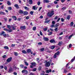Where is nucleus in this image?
Instances as JSON below:
<instances>
[{
    "instance_id": "3",
    "label": "nucleus",
    "mask_w": 75,
    "mask_h": 75,
    "mask_svg": "<svg viewBox=\"0 0 75 75\" xmlns=\"http://www.w3.org/2000/svg\"><path fill=\"white\" fill-rule=\"evenodd\" d=\"M14 71V70L13 69V68L11 67H10L8 71V72L9 73H11V72H13Z\"/></svg>"
},
{
    "instance_id": "10",
    "label": "nucleus",
    "mask_w": 75,
    "mask_h": 75,
    "mask_svg": "<svg viewBox=\"0 0 75 75\" xmlns=\"http://www.w3.org/2000/svg\"><path fill=\"white\" fill-rule=\"evenodd\" d=\"M12 18L15 21L17 20V17L16 16H12Z\"/></svg>"
},
{
    "instance_id": "43",
    "label": "nucleus",
    "mask_w": 75,
    "mask_h": 75,
    "mask_svg": "<svg viewBox=\"0 0 75 75\" xmlns=\"http://www.w3.org/2000/svg\"><path fill=\"white\" fill-rule=\"evenodd\" d=\"M5 33V32H2L1 34H0V35H3Z\"/></svg>"
},
{
    "instance_id": "28",
    "label": "nucleus",
    "mask_w": 75,
    "mask_h": 75,
    "mask_svg": "<svg viewBox=\"0 0 75 75\" xmlns=\"http://www.w3.org/2000/svg\"><path fill=\"white\" fill-rule=\"evenodd\" d=\"M31 64L32 65H33V66H35V65H36V63H35V62L31 63Z\"/></svg>"
},
{
    "instance_id": "38",
    "label": "nucleus",
    "mask_w": 75,
    "mask_h": 75,
    "mask_svg": "<svg viewBox=\"0 0 75 75\" xmlns=\"http://www.w3.org/2000/svg\"><path fill=\"white\" fill-rule=\"evenodd\" d=\"M59 52H60L59 51L57 52L55 54H56L57 55H58L59 54Z\"/></svg>"
},
{
    "instance_id": "2",
    "label": "nucleus",
    "mask_w": 75,
    "mask_h": 75,
    "mask_svg": "<svg viewBox=\"0 0 75 75\" xmlns=\"http://www.w3.org/2000/svg\"><path fill=\"white\" fill-rule=\"evenodd\" d=\"M51 62H52V60H50V61L46 63L45 64V66L46 67H49L51 65Z\"/></svg>"
},
{
    "instance_id": "1",
    "label": "nucleus",
    "mask_w": 75,
    "mask_h": 75,
    "mask_svg": "<svg viewBox=\"0 0 75 75\" xmlns=\"http://www.w3.org/2000/svg\"><path fill=\"white\" fill-rule=\"evenodd\" d=\"M54 14V11H51L47 13V16L49 17H51Z\"/></svg>"
},
{
    "instance_id": "14",
    "label": "nucleus",
    "mask_w": 75,
    "mask_h": 75,
    "mask_svg": "<svg viewBox=\"0 0 75 75\" xmlns=\"http://www.w3.org/2000/svg\"><path fill=\"white\" fill-rule=\"evenodd\" d=\"M23 14L24 15H27V14H28V12H27V11H24Z\"/></svg>"
},
{
    "instance_id": "48",
    "label": "nucleus",
    "mask_w": 75,
    "mask_h": 75,
    "mask_svg": "<svg viewBox=\"0 0 75 75\" xmlns=\"http://www.w3.org/2000/svg\"><path fill=\"white\" fill-rule=\"evenodd\" d=\"M61 21L62 22H64V19L63 18H61Z\"/></svg>"
},
{
    "instance_id": "34",
    "label": "nucleus",
    "mask_w": 75,
    "mask_h": 75,
    "mask_svg": "<svg viewBox=\"0 0 75 75\" xmlns=\"http://www.w3.org/2000/svg\"><path fill=\"white\" fill-rule=\"evenodd\" d=\"M7 28H9V29H10L11 28V26L10 25H7Z\"/></svg>"
},
{
    "instance_id": "16",
    "label": "nucleus",
    "mask_w": 75,
    "mask_h": 75,
    "mask_svg": "<svg viewBox=\"0 0 75 75\" xmlns=\"http://www.w3.org/2000/svg\"><path fill=\"white\" fill-rule=\"evenodd\" d=\"M8 10H9V11H11V10H12V8L10 6L8 7Z\"/></svg>"
},
{
    "instance_id": "36",
    "label": "nucleus",
    "mask_w": 75,
    "mask_h": 75,
    "mask_svg": "<svg viewBox=\"0 0 75 75\" xmlns=\"http://www.w3.org/2000/svg\"><path fill=\"white\" fill-rule=\"evenodd\" d=\"M4 68V66H0V69H3Z\"/></svg>"
},
{
    "instance_id": "12",
    "label": "nucleus",
    "mask_w": 75,
    "mask_h": 75,
    "mask_svg": "<svg viewBox=\"0 0 75 75\" xmlns=\"http://www.w3.org/2000/svg\"><path fill=\"white\" fill-rule=\"evenodd\" d=\"M11 27L13 30H16V26H13V25H12Z\"/></svg>"
},
{
    "instance_id": "20",
    "label": "nucleus",
    "mask_w": 75,
    "mask_h": 75,
    "mask_svg": "<svg viewBox=\"0 0 75 75\" xmlns=\"http://www.w3.org/2000/svg\"><path fill=\"white\" fill-rule=\"evenodd\" d=\"M27 51L28 53H30V52H31V50L30 49H28L27 50Z\"/></svg>"
},
{
    "instance_id": "55",
    "label": "nucleus",
    "mask_w": 75,
    "mask_h": 75,
    "mask_svg": "<svg viewBox=\"0 0 75 75\" xmlns=\"http://www.w3.org/2000/svg\"><path fill=\"white\" fill-rule=\"evenodd\" d=\"M4 20L5 21H7V18H4Z\"/></svg>"
},
{
    "instance_id": "37",
    "label": "nucleus",
    "mask_w": 75,
    "mask_h": 75,
    "mask_svg": "<svg viewBox=\"0 0 75 75\" xmlns=\"http://www.w3.org/2000/svg\"><path fill=\"white\" fill-rule=\"evenodd\" d=\"M49 21H50V20H49L47 21H45V23H48V22Z\"/></svg>"
},
{
    "instance_id": "35",
    "label": "nucleus",
    "mask_w": 75,
    "mask_h": 75,
    "mask_svg": "<svg viewBox=\"0 0 75 75\" xmlns=\"http://www.w3.org/2000/svg\"><path fill=\"white\" fill-rule=\"evenodd\" d=\"M70 24V26L71 27H72L73 26V25H74V23L73 22H71Z\"/></svg>"
},
{
    "instance_id": "47",
    "label": "nucleus",
    "mask_w": 75,
    "mask_h": 75,
    "mask_svg": "<svg viewBox=\"0 0 75 75\" xmlns=\"http://www.w3.org/2000/svg\"><path fill=\"white\" fill-rule=\"evenodd\" d=\"M13 69H14V70H16L17 69V67L16 66L13 67Z\"/></svg>"
},
{
    "instance_id": "19",
    "label": "nucleus",
    "mask_w": 75,
    "mask_h": 75,
    "mask_svg": "<svg viewBox=\"0 0 75 75\" xmlns=\"http://www.w3.org/2000/svg\"><path fill=\"white\" fill-rule=\"evenodd\" d=\"M24 12H23V11L22 10H20L19 11V13L20 14H23V13Z\"/></svg>"
},
{
    "instance_id": "63",
    "label": "nucleus",
    "mask_w": 75,
    "mask_h": 75,
    "mask_svg": "<svg viewBox=\"0 0 75 75\" xmlns=\"http://www.w3.org/2000/svg\"><path fill=\"white\" fill-rule=\"evenodd\" d=\"M38 45H42V43L41 42H39L38 43Z\"/></svg>"
},
{
    "instance_id": "41",
    "label": "nucleus",
    "mask_w": 75,
    "mask_h": 75,
    "mask_svg": "<svg viewBox=\"0 0 75 75\" xmlns=\"http://www.w3.org/2000/svg\"><path fill=\"white\" fill-rule=\"evenodd\" d=\"M33 31H35L36 30V27H33Z\"/></svg>"
},
{
    "instance_id": "57",
    "label": "nucleus",
    "mask_w": 75,
    "mask_h": 75,
    "mask_svg": "<svg viewBox=\"0 0 75 75\" xmlns=\"http://www.w3.org/2000/svg\"><path fill=\"white\" fill-rule=\"evenodd\" d=\"M1 8L2 9H3L4 8V5H2L1 6Z\"/></svg>"
},
{
    "instance_id": "40",
    "label": "nucleus",
    "mask_w": 75,
    "mask_h": 75,
    "mask_svg": "<svg viewBox=\"0 0 75 75\" xmlns=\"http://www.w3.org/2000/svg\"><path fill=\"white\" fill-rule=\"evenodd\" d=\"M25 64L26 66H28V64L27 62H25Z\"/></svg>"
},
{
    "instance_id": "56",
    "label": "nucleus",
    "mask_w": 75,
    "mask_h": 75,
    "mask_svg": "<svg viewBox=\"0 0 75 75\" xmlns=\"http://www.w3.org/2000/svg\"><path fill=\"white\" fill-rule=\"evenodd\" d=\"M15 45H16L14 44H12V45H11V47H15Z\"/></svg>"
},
{
    "instance_id": "11",
    "label": "nucleus",
    "mask_w": 75,
    "mask_h": 75,
    "mask_svg": "<svg viewBox=\"0 0 75 75\" xmlns=\"http://www.w3.org/2000/svg\"><path fill=\"white\" fill-rule=\"evenodd\" d=\"M60 25V24H59V23H57L54 26V27L56 28L57 27H59V26Z\"/></svg>"
},
{
    "instance_id": "52",
    "label": "nucleus",
    "mask_w": 75,
    "mask_h": 75,
    "mask_svg": "<svg viewBox=\"0 0 75 75\" xmlns=\"http://www.w3.org/2000/svg\"><path fill=\"white\" fill-rule=\"evenodd\" d=\"M54 26H55V25H54V24H52L50 26L51 27V28H53V27H54Z\"/></svg>"
},
{
    "instance_id": "39",
    "label": "nucleus",
    "mask_w": 75,
    "mask_h": 75,
    "mask_svg": "<svg viewBox=\"0 0 75 75\" xmlns=\"http://www.w3.org/2000/svg\"><path fill=\"white\" fill-rule=\"evenodd\" d=\"M14 54L15 56H17V55H18V54L17 53V52H14Z\"/></svg>"
},
{
    "instance_id": "4",
    "label": "nucleus",
    "mask_w": 75,
    "mask_h": 75,
    "mask_svg": "<svg viewBox=\"0 0 75 75\" xmlns=\"http://www.w3.org/2000/svg\"><path fill=\"white\" fill-rule=\"evenodd\" d=\"M3 30L4 31H8V33H11V32L13 31V30L11 29L8 30V29L7 28H4Z\"/></svg>"
},
{
    "instance_id": "15",
    "label": "nucleus",
    "mask_w": 75,
    "mask_h": 75,
    "mask_svg": "<svg viewBox=\"0 0 75 75\" xmlns=\"http://www.w3.org/2000/svg\"><path fill=\"white\" fill-rule=\"evenodd\" d=\"M1 14H2V15H6V14L3 12L1 11L0 12V15Z\"/></svg>"
},
{
    "instance_id": "51",
    "label": "nucleus",
    "mask_w": 75,
    "mask_h": 75,
    "mask_svg": "<svg viewBox=\"0 0 75 75\" xmlns=\"http://www.w3.org/2000/svg\"><path fill=\"white\" fill-rule=\"evenodd\" d=\"M36 70H37V69L35 68L33 69V72H34L35 71H36Z\"/></svg>"
},
{
    "instance_id": "21",
    "label": "nucleus",
    "mask_w": 75,
    "mask_h": 75,
    "mask_svg": "<svg viewBox=\"0 0 75 75\" xmlns=\"http://www.w3.org/2000/svg\"><path fill=\"white\" fill-rule=\"evenodd\" d=\"M4 48L5 50H8V47L7 46H4Z\"/></svg>"
},
{
    "instance_id": "62",
    "label": "nucleus",
    "mask_w": 75,
    "mask_h": 75,
    "mask_svg": "<svg viewBox=\"0 0 75 75\" xmlns=\"http://www.w3.org/2000/svg\"><path fill=\"white\" fill-rule=\"evenodd\" d=\"M49 72H51V69H50L49 70H47Z\"/></svg>"
},
{
    "instance_id": "64",
    "label": "nucleus",
    "mask_w": 75,
    "mask_h": 75,
    "mask_svg": "<svg viewBox=\"0 0 75 75\" xmlns=\"http://www.w3.org/2000/svg\"><path fill=\"white\" fill-rule=\"evenodd\" d=\"M29 75H34V73H31Z\"/></svg>"
},
{
    "instance_id": "29",
    "label": "nucleus",
    "mask_w": 75,
    "mask_h": 75,
    "mask_svg": "<svg viewBox=\"0 0 75 75\" xmlns=\"http://www.w3.org/2000/svg\"><path fill=\"white\" fill-rule=\"evenodd\" d=\"M52 32H49V33L48 34V35H51L52 34Z\"/></svg>"
},
{
    "instance_id": "32",
    "label": "nucleus",
    "mask_w": 75,
    "mask_h": 75,
    "mask_svg": "<svg viewBox=\"0 0 75 75\" xmlns=\"http://www.w3.org/2000/svg\"><path fill=\"white\" fill-rule=\"evenodd\" d=\"M41 69V66H39L38 69V70L39 71H40Z\"/></svg>"
},
{
    "instance_id": "5",
    "label": "nucleus",
    "mask_w": 75,
    "mask_h": 75,
    "mask_svg": "<svg viewBox=\"0 0 75 75\" xmlns=\"http://www.w3.org/2000/svg\"><path fill=\"white\" fill-rule=\"evenodd\" d=\"M12 60V58L11 57H10L8 59L6 60V62H10Z\"/></svg>"
},
{
    "instance_id": "24",
    "label": "nucleus",
    "mask_w": 75,
    "mask_h": 75,
    "mask_svg": "<svg viewBox=\"0 0 75 75\" xmlns=\"http://www.w3.org/2000/svg\"><path fill=\"white\" fill-rule=\"evenodd\" d=\"M7 4L8 6H10L11 5V3L8 1H7Z\"/></svg>"
},
{
    "instance_id": "8",
    "label": "nucleus",
    "mask_w": 75,
    "mask_h": 75,
    "mask_svg": "<svg viewBox=\"0 0 75 75\" xmlns=\"http://www.w3.org/2000/svg\"><path fill=\"white\" fill-rule=\"evenodd\" d=\"M43 40L45 41H48L49 40V39L47 38L44 37L43 38Z\"/></svg>"
},
{
    "instance_id": "26",
    "label": "nucleus",
    "mask_w": 75,
    "mask_h": 75,
    "mask_svg": "<svg viewBox=\"0 0 75 75\" xmlns=\"http://www.w3.org/2000/svg\"><path fill=\"white\" fill-rule=\"evenodd\" d=\"M22 52L23 53V54H27V52L25 50H22Z\"/></svg>"
},
{
    "instance_id": "53",
    "label": "nucleus",
    "mask_w": 75,
    "mask_h": 75,
    "mask_svg": "<svg viewBox=\"0 0 75 75\" xmlns=\"http://www.w3.org/2000/svg\"><path fill=\"white\" fill-rule=\"evenodd\" d=\"M57 30H58V27L56 28H55L54 29V30H55V31H58Z\"/></svg>"
},
{
    "instance_id": "54",
    "label": "nucleus",
    "mask_w": 75,
    "mask_h": 75,
    "mask_svg": "<svg viewBox=\"0 0 75 75\" xmlns=\"http://www.w3.org/2000/svg\"><path fill=\"white\" fill-rule=\"evenodd\" d=\"M33 13H34V12L33 11H31L30 12V14H31V15H32L33 14Z\"/></svg>"
},
{
    "instance_id": "23",
    "label": "nucleus",
    "mask_w": 75,
    "mask_h": 75,
    "mask_svg": "<svg viewBox=\"0 0 75 75\" xmlns=\"http://www.w3.org/2000/svg\"><path fill=\"white\" fill-rule=\"evenodd\" d=\"M29 3L30 4H33V1L32 0H29Z\"/></svg>"
},
{
    "instance_id": "59",
    "label": "nucleus",
    "mask_w": 75,
    "mask_h": 75,
    "mask_svg": "<svg viewBox=\"0 0 75 75\" xmlns=\"http://www.w3.org/2000/svg\"><path fill=\"white\" fill-rule=\"evenodd\" d=\"M71 47H72V44H70L69 45V48H71Z\"/></svg>"
},
{
    "instance_id": "44",
    "label": "nucleus",
    "mask_w": 75,
    "mask_h": 75,
    "mask_svg": "<svg viewBox=\"0 0 75 75\" xmlns=\"http://www.w3.org/2000/svg\"><path fill=\"white\" fill-rule=\"evenodd\" d=\"M7 57V56H6V55H3L2 57L3 58H6V57Z\"/></svg>"
},
{
    "instance_id": "33",
    "label": "nucleus",
    "mask_w": 75,
    "mask_h": 75,
    "mask_svg": "<svg viewBox=\"0 0 75 75\" xmlns=\"http://www.w3.org/2000/svg\"><path fill=\"white\" fill-rule=\"evenodd\" d=\"M30 18V16H27L25 17V19L26 20H28Z\"/></svg>"
},
{
    "instance_id": "17",
    "label": "nucleus",
    "mask_w": 75,
    "mask_h": 75,
    "mask_svg": "<svg viewBox=\"0 0 75 75\" xmlns=\"http://www.w3.org/2000/svg\"><path fill=\"white\" fill-rule=\"evenodd\" d=\"M14 7H16V8H19V6L17 4H16L14 5Z\"/></svg>"
},
{
    "instance_id": "31",
    "label": "nucleus",
    "mask_w": 75,
    "mask_h": 75,
    "mask_svg": "<svg viewBox=\"0 0 75 75\" xmlns=\"http://www.w3.org/2000/svg\"><path fill=\"white\" fill-rule=\"evenodd\" d=\"M67 19L68 20H69L70 19V16L69 15L67 16Z\"/></svg>"
},
{
    "instance_id": "22",
    "label": "nucleus",
    "mask_w": 75,
    "mask_h": 75,
    "mask_svg": "<svg viewBox=\"0 0 75 75\" xmlns=\"http://www.w3.org/2000/svg\"><path fill=\"white\" fill-rule=\"evenodd\" d=\"M67 8V7H66L65 6H64V7H62V10H66V9Z\"/></svg>"
},
{
    "instance_id": "18",
    "label": "nucleus",
    "mask_w": 75,
    "mask_h": 75,
    "mask_svg": "<svg viewBox=\"0 0 75 75\" xmlns=\"http://www.w3.org/2000/svg\"><path fill=\"white\" fill-rule=\"evenodd\" d=\"M24 8H25V10H28H28H30V8H28V7H27L26 6L24 7Z\"/></svg>"
},
{
    "instance_id": "61",
    "label": "nucleus",
    "mask_w": 75,
    "mask_h": 75,
    "mask_svg": "<svg viewBox=\"0 0 75 75\" xmlns=\"http://www.w3.org/2000/svg\"><path fill=\"white\" fill-rule=\"evenodd\" d=\"M37 4L38 6H40V2H38Z\"/></svg>"
},
{
    "instance_id": "49",
    "label": "nucleus",
    "mask_w": 75,
    "mask_h": 75,
    "mask_svg": "<svg viewBox=\"0 0 75 75\" xmlns=\"http://www.w3.org/2000/svg\"><path fill=\"white\" fill-rule=\"evenodd\" d=\"M64 72H63L64 73H66L67 72H68V71H67L66 70V69H64Z\"/></svg>"
},
{
    "instance_id": "30",
    "label": "nucleus",
    "mask_w": 75,
    "mask_h": 75,
    "mask_svg": "<svg viewBox=\"0 0 75 75\" xmlns=\"http://www.w3.org/2000/svg\"><path fill=\"white\" fill-rule=\"evenodd\" d=\"M20 67L21 68H24V65L22 64H20Z\"/></svg>"
},
{
    "instance_id": "27",
    "label": "nucleus",
    "mask_w": 75,
    "mask_h": 75,
    "mask_svg": "<svg viewBox=\"0 0 75 75\" xmlns=\"http://www.w3.org/2000/svg\"><path fill=\"white\" fill-rule=\"evenodd\" d=\"M55 45L51 46V49H52V50H54V49L55 48Z\"/></svg>"
},
{
    "instance_id": "50",
    "label": "nucleus",
    "mask_w": 75,
    "mask_h": 75,
    "mask_svg": "<svg viewBox=\"0 0 75 75\" xmlns=\"http://www.w3.org/2000/svg\"><path fill=\"white\" fill-rule=\"evenodd\" d=\"M54 58H57V55L56 54H55L54 55Z\"/></svg>"
},
{
    "instance_id": "46",
    "label": "nucleus",
    "mask_w": 75,
    "mask_h": 75,
    "mask_svg": "<svg viewBox=\"0 0 75 75\" xmlns=\"http://www.w3.org/2000/svg\"><path fill=\"white\" fill-rule=\"evenodd\" d=\"M74 35V34H72L70 36L69 38V39H70V38H71V37H72V36H73Z\"/></svg>"
},
{
    "instance_id": "7",
    "label": "nucleus",
    "mask_w": 75,
    "mask_h": 75,
    "mask_svg": "<svg viewBox=\"0 0 75 75\" xmlns=\"http://www.w3.org/2000/svg\"><path fill=\"white\" fill-rule=\"evenodd\" d=\"M43 3H50V0H43Z\"/></svg>"
},
{
    "instance_id": "25",
    "label": "nucleus",
    "mask_w": 75,
    "mask_h": 75,
    "mask_svg": "<svg viewBox=\"0 0 75 75\" xmlns=\"http://www.w3.org/2000/svg\"><path fill=\"white\" fill-rule=\"evenodd\" d=\"M62 44V42H59L58 44V45L60 46Z\"/></svg>"
},
{
    "instance_id": "13",
    "label": "nucleus",
    "mask_w": 75,
    "mask_h": 75,
    "mask_svg": "<svg viewBox=\"0 0 75 75\" xmlns=\"http://www.w3.org/2000/svg\"><path fill=\"white\" fill-rule=\"evenodd\" d=\"M20 28L21 30H24L25 29V26H21L20 27Z\"/></svg>"
},
{
    "instance_id": "45",
    "label": "nucleus",
    "mask_w": 75,
    "mask_h": 75,
    "mask_svg": "<svg viewBox=\"0 0 75 75\" xmlns=\"http://www.w3.org/2000/svg\"><path fill=\"white\" fill-rule=\"evenodd\" d=\"M40 50L41 51H42H42H43L44 50V48H41Z\"/></svg>"
},
{
    "instance_id": "9",
    "label": "nucleus",
    "mask_w": 75,
    "mask_h": 75,
    "mask_svg": "<svg viewBox=\"0 0 75 75\" xmlns=\"http://www.w3.org/2000/svg\"><path fill=\"white\" fill-rule=\"evenodd\" d=\"M50 42L51 43H55V41L54 39H51L50 40Z\"/></svg>"
},
{
    "instance_id": "42",
    "label": "nucleus",
    "mask_w": 75,
    "mask_h": 75,
    "mask_svg": "<svg viewBox=\"0 0 75 75\" xmlns=\"http://www.w3.org/2000/svg\"><path fill=\"white\" fill-rule=\"evenodd\" d=\"M35 8H36V6H34L33 7V10H35Z\"/></svg>"
},
{
    "instance_id": "58",
    "label": "nucleus",
    "mask_w": 75,
    "mask_h": 75,
    "mask_svg": "<svg viewBox=\"0 0 75 75\" xmlns=\"http://www.w3.org/2000/svg\"><path fill=\"white\" fill-rule=\"evenodd\" d=\"M4 69H5L6 70L7 69V67H6V66L4 67Z\"/></svg>"
},
{
    "instance_id": "60",
    "label": "nucleus",
    "mask_w": 75,
    "mask_h": 75,
    "mask_svg": "<svg viewBox=\"0 0 75 75\" xmlns=\"http://www.w3.org/2000/svg\"><path fill=\"white\" fill-rule=\"evenodd\" d=\"M57 18H58V16H56L54 19V20H57Z\"/></svg>"
},
{
    "instance_id": "6",
    "label": "nucleus",
    "mask_w": 75,
    "mask_h": 75,
    "mask_svg": "<svg viewBox=\"0 0 75 75\" xmlns=\"http://www.w3.org/2000/svg\"><path fill=\"white\" fill-rule=\"evenodd\" d=\"M22 72L23 74V73H24L25 74H27V73H28V71L27 70H23L22 71Z\"/></svg>"
}]
</instances>
